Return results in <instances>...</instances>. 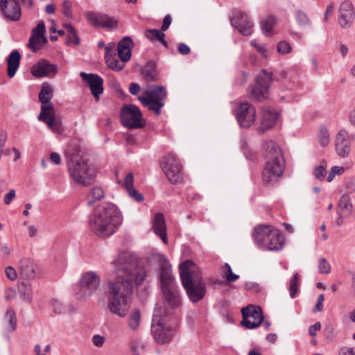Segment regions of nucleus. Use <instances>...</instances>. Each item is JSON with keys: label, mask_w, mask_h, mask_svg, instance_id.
Returning <instances> with one entry per match:
<instances>
[{"label": "nucleus", "mask_w": 355, "mask_h": 355, "mask_svg": "<svg viewBox=\"0 0 355 355\" xmlns=\"http://www.w3.org/2000/svg\"><path fill=\"white\" fill-rule=\"evenodd\" d=\"M105 197V192L100 187H96L91 189L87 195L88 204L92 205L96 201L102 200Z\"/></svg>", "instance_id": "obj_38"}, {"label": "nucleus", "mask_w": 355, "mask_h": 355, "mask_svg": "<svg viewBox=\"0 0 355 355\" xmlns=\"http://www.w3.org/2000/svg\"><path fill=\"white\" fill-rule=\"evenodd\" d=\"M151 334L154 340L158 345H166L171 343L175 336V329L166 325L162 320L153 317L151 324Z\"/></svg>", "instance_id": "obj_11"}, {"label": "nucleus", "mask_w": 355, "mask_h": 355, "mask_svg": "<svg viewBox=\"0 0 355 355\" xmlns=\"http://www.w3.org/2000/svg\"><path fill=\"white\" fill-rule=\"evenodd\" d=\"M160 166L172 184H178L182 182L183 179L182 166L174 153H170L163 157Z\"/></svg>", "instance_id": "obj_8"}, {"label": "nucleus", "mask_w": 355, "mask_h": 355, "mask_svg": "<svg viewBox=\"0 0 355 355\" xmlns=\"http://www.w3.org/2000/svg\"><path fill=\"white\" fill-rule=\"evenodd\" d=\"M133 45L132 40L128 36L124 37L118 44V54L121 60L128 62L131 57V47Z\"/></svg>", "instance_id": "obj_28"}, {"label": "nucleus", "mask_w": 355, "mask_h": 355, "mask_svg": "<svg viewBox=\"0 0 355 355\" xmlns=\"http://www.w3.org/2000/svg\"><path fill=\"white\" fill-rule=\"evenodd\" d=\"M62 11L63 15L68 19H72L73 13L71 3L68 0H64L62 3Z\"/></svg>", "instance_id": "obj_46"}, {"label": "nucleus", "mask_w": 355, "mask_h": 355, "mask_svg": "<svg viewBox=\"0 0 355 355\" xmlns=\"http://www.w3.org/2000/svg\"><path fill=\"white\" fill-rule=\"evenodd\" d=\"M277 51L282 54H286L292 51V47L286 41H281L277 44Z\"/></svg>", "instance_id": "obj_47"}, {"label": "nucleus", "mask_w": 355, "mask_h": 355, "mask_svg": "<svg viewBox=\"0 0 355 355\" xmlns=\"http://www.w3.org/2000/svg\"><path fill=\"white\" fill-rule=\"evenodd\" d=\"M140 90V86L138 83H132L129 86V92L132 95H137Z\"/></svg>", "instance_id": "obj_62"}, {"label": "nucleus", "mask_w": 355, "mask_h": 355, "mask_svg": "<svg viewBox=\"0 0 355 355\" xmlns=\"http://www.w3.org/2000/svg\"><path fill=\"white\" fill-rule=\"evenodd\" d=\"M300 280L301 278L300 274L296 272L293 275V278L290 281L289 293L291 297L293 298L296 297Z\"/></svg>", "instance_id": "obj_43"}, {"label": "nucleus", "mask_w": 355, "mask_h": 355, "mask_svg": "<svg viewBox=\"0 0 355 355\" xmlns=\"http://www.w3.org/2000/svg\"><path fill=\"white\" fill-rule=\"evenodd\" d=\"M121 223V214L112 203H105L98 207L89 220L91 231L100 237L112 235Z\"/></svg>", "instance_id": "obj_2"}, {"label": "nucleus", "mask_w": 355, "mask_h": 355, "mask_svg": "<svg viewBox=\"0 0 355 355\" xmlns=\"http://www.w3.org/2000/svg\"><path fill=\"white\" fill-rule=\"evenodd\" d=\"M31 73L37 78L44 76L53 77L57 73V67L46 60H42L32 67Z\"/></svg>", "instance_id": "obj_23"}, {"label": "nucleus", "mask_w": 355, "mask_h": 355, "mask_svg": "<svg viewBox=\"0 0 355 355\" xmlns=\"http://www.w3.org/2000/svg\"><path fill=\"white\" fill-rule=\"evenodd\" d=\"M261 112L259 131L264 132L275 125L278 119V112L269 107H262Z\"/></svg>", "instance_id": "obj_22"}, {"label": "nucleus", "mask_w": 355, "mask_h": 355, "mask_svg": "<svg viewBox=\"0 0 355 355\" xmlns=\"http://www.w3.org/2000/svg\"><path fill=\"white\" fill-rule=\"evenodd\" d=\"M314 175L317 179L322 180L324 178L325 168L322 166H317L314 169Z\"/></svg>", "instance_id": "obj_53"}, {"label": "nucleus", "mask_w": 355, "mask_h": 355, "mask_svg": "<svg viewBox=\"0 0 355 355\" xmlns=\"http://www.w3.org/2000/svg\"><path fill=\"white\" fill-rule=\"evenodd\" d=\"M5 320L8 322L6 330L9 332L15 331L17 326V318L15 311L11 308L7 309Z\"/></svg>", "instance_id": "obj_39"}, {"label": "nucleus", "mask_w": 355, "mask_h": 355, "mask_svg": "<svg viewBox=\"0 0 355 355\" xmlns=\"http://www.w3.org/2000/svg\"><path fill=\"white\" fill-rule=\"evenodd\" d=\"M178 50L180 54L184 55H188L191 51L190 48L184 43H180L178 46Z\"/></svg>", "instance_id": "obj_58"}, {"label": "nucleus", "mask_w": 355, "mask_h": 355, "mask_svg": "<svg viewBox=\"0 0 355 355\" xmlns=\"http://www.w3.org/2000/svg\"><path fill=\"white\" fill-rule=\"evenodd\" d=\"M145 36L150 41H159L164 46L168 47V42L165 40V34L158 29H148L145 32Z\"/></svg>", "instance_id": "obj_34"}, {"label": "nucleus", "mask_w": 355, "mask_h": 355, "mask_svg": "<svg viewBox=\"0 0 355 355\" xmlns=\"http://www.w3.org/2000/svg\"><path fill=\"white\" fill-rule=\"evenodd\" d=\"M159 261H161L160 266V284L161 288L170 286L175 285L174 277L172 275L171 267L169 263L164 259L163 256H161Z\"/></svg>", "instance_id": "obj_24"}, {"label": "nucleus", "mask_w": 355, "mask_h": 355, "mask_svg": "<svg viewBox=\"0 0 355 355\" xmlns=\"http://www.w3.org/2000/svg\"><path fill=\"white\" fill-rule=\"evenodd\" d=\"M88 22L95 27L116 28L118 21L113 17L101 12H89L85 14Z\"/></svg>", "instance_id": "obj_16"}, {"label": "nucleus", "mask_w": 355, "mask_h": 355, "mask_svg": "<svg viewBox=\"0 0 355 355\" xmlns=\"http://www.w3.org/2000/svg\"><path fill=\"white\" fill-rule=\"evenodd\" d=\"M37 268V263L31 258H22L19 262V274L23 279L33 280L35 278Z\"/></svg>", "instance_id": "obj_20"}, {"label": "nucleus", "mask_w": 355, "mask_h": 355, "mask_svg": "<svg viewBox=\"0 0 355 355\" xmlns=\"http://www.w3.org/2000/svg\"><path fill=\"white\" fill-rule=\"evenodd\" d=\"M318 141L322 147H326L329 145L330 142V135L327 127H320L318 133Z\"/></svg>", "instance_id": "obj_41"}, {"label": "nucleus", "mask_w": 355, "mask_h": 355, "mask_svg": "<svg viewBox=\"0 0 355 355\" xmlns=\"http://www.w3.org/2000/svg\"><path fill=\"white\" fill-rule=\"evenodd\" d=\"M100 285V277L94 272L85 273L80 280V291L76 294L77 298L85 300L92 296Z\"/></svg>", "instance_id": "obj_12"}, {"label": "nucleus", "mask_w": 355, "mask_h": 355, "mask_svg": "<svg viewBox=\"0 0 355 355\" xmlns=\"http://www.w3.org/2000/svg\"><path fill=\"white\" fill-rule=\"evenodd\" d=\"M81 78L87 81L94 97L98 100L103 92V80L97 74L80 73Z\"/></svg>", "instance_id": "obj_21"}, {"label": "nucleus", "mask_w": 355, "mask_h": 355, "mask_svg": "<svg viewBox=\"0 0 355 355\" xmlns=\"http://www.w3.org/2000/svg\"><path fill=\"white\" fill-rule=\"evenodd\" d=\"M243 320L241 324L248 329L259 327L263 321V315L261 309L252 305L243 307L241 309Z\"/></svg>", "instance_id": "obj_14"}, {"label": "nucleus", "mask_w": 355, "mask_h": 355, "mask_svg": "<svg viewBox=\"0 0 355 355\" xmlns=\"http://www.w3.org/2000/svg\"><path fill=\"white\" fill-rule=\"evenodd\" d=\"M45 24L44 21H40L37 26L33 29L32 35L30 37V43L31 46H33V42L38 38L43 39V42H46V39L44 37L45 33Z\"/></svg>", "instance_id": "obj_35"}, {"label": "nucleus", "mask_w": 355, "mask_h": 355, "mask_svg": "<svg viewBox=\"0 0 355 355\" xmlns=\"http://www.w3.org/2000/svg\"><path fill=\"white\" fill-rule=\"evenodd\" d=\"M67 164L69 176L74 183L83 187L93 184L96 178V169L79 153L68 154Z\"/></svg>", "instance_id": "obj_5"}, {"label": "nucleus", "mask_w": 355, "mask_h": 355, "mask_svg": "<svg viewBox=\"0 0 355 355\" xmlns=\"http://www.w3.org/2000/svg\"><path fill=\"white\" fill-rule=\"evenodd\" d=\"M145 96H139L138 99L149 110L156 115L161 114V109L164 106L167 98V92L163 86H155L150 90L145 92Z\"/></svg>", "instance_id": "obj_7"}, {"label": "nucleus", "mask_w": 355, "mask_h": 355, "mask_svg": "<svg viewBox=\"0 0 355 355\" xmlns=\"http://www.w3.org/2000/svg\"><path fill=\"white\" fill-rule=\"evenodd\" d=\"M50 161L56 164L59 165L61 163V157L60 155L57 153H51L49 156Z\"/></svg>", "instance_id": "obj_60"}, {"label": "nucleus", "mask_w": 355, "mask_h": 355, "mask_svg": "<svg viewBox=\"0 0 355 355\" xmlns=\"http://www.w3.org/2000/svg\"><path fill=\"white\" fill-rule=\"evenodd\" d=\"M340 355H355V349L352 347H342L339 352Z\"/></svg>", "instance_id": "obj_61"}, {"label": "nucleus", "mask_w": 355, "mask_h": 355, "mask_svg": "<svg viewBox=\"0 0 355 355\" xmlns=\"http://www.w3.org/2000/svg\"><path fill=\"white\" fill-rule=\"evenodd\" d=\"M231 24L243 35H250L252 33L253 23L248 19L246 13L234 11L230 19Z\"/></svg>", "instance_id": "obj_17"}, {"label": "nucleus", "mask_w": 355, "mask_h": 355, "mask_svg": "<svg viewBox=\"0 0 355 355\" xmlns=\"http://www.w3.org/2000/svg\"><path fill=\"white\" fill-rule=\"evenodd\" d=\"M0 10L7 19L13 21L19 20L21 15L20 6L16 0H1Z\"/></svg>", "instance_id": "obj_18"}, {"label": "nucleus", "mask_w": 355, "mask_h": 355, "mask_svg": "<svg viewBox=\"0 0 355 355\" xmlns=\"http://www.w3.org/2000/svg\"><path fill=\"white\" fill-rule=\"evenodd\" d=\"M266 159L262 171V181L266 185H273L278 181L285 169V162L279 146L273 141L263 144Z\"/></svg>", "instance_id": "obj_4"}, {"label": "nucleus", "mask_w": 355, "mask_h": 355, "mask_svg": "<svg viewBox=\"0 0 355 355\" xmlns=\"http://www.w3.org/2000/svg\"><path fill=\"white\" fill-rule=\"evenodd\" d=\"M250 44L252 46H254L256 50L262 55L263 56L264 58H267L268 57V50L267 49L263 46V45H261V44H259L257 43V42L255 40H252L250 42Z\"/></svg>", "instance_id": "obj_49"}, {"label": "nucleus", "mask_w": 355, "mask_h": 355, "mask_svg": "<svg viewBox=\"0 0 355 355\" xmlns=\"http://www.w3.org/2000/svg\"><path fill=\"white\" fill-rule=\"evenodd\" d=\"M141 314L139 309H134L128 320V327L133 331L138 329L140 324Z\"/></svg>", "instance_id": "obj_40"}, {"label": "nucleus", "mask_w": 355, "mask_h": 355, "mask_svg": "<svg viewBox=\"0 0 355 355\" xmlns=\"http://www.w3.org/2000/svg\"><path fill=\"white\" fill-rule=\"evenodd\" d=\"M111 264L115 278L107 282V308L112 313L123 318L130 308L128 297L135 286L144 282L146 272L136 254L130 252L119 253Z\"/></svg>", "instance_id": "obj_1"}, {"label": "nucleus", "mask_w": 355, "mask_h": 355, "mask_svg": "<svg viewBox=\"0 0 355 355\" xmlns=\"http://www.w3.org/2000/svg\"><path fill=\"white\" fill-rule=\"evenodd\" d=\"M5 273L6 277L11 281H15L17 278V273L15 269L12 266H7L5 268Z\"/></svg>", "instance_id": "obj_51"}, {"label": "nucleus", "mask_w": 355, "mask_h": 355, "mask_svg": "<svg viewBox=\"0 0 355 355\" xmlns=\"http://www.w3.org/2000/svg\"><path fill=\"white\" fill-rule=\"evenodd\" d=\"M120 119L123 125L129 129L141 128L145 125L139 108L134 104L122 106Z\"/></svg>", "instance_id": "obj_10"}, {"label": "nucleus", "mask_w": 355, "mask_h": 355, "mask_svg": "<svg viewBox=\"0 0 355 355\" xmlns=\"http://www.w3.org/2000/svg\"><path fill=\"white\" fill-rule=\"evenodd\" d=\"M271 82V74L263 69L261 73L257 76L256 82L249 92L250 98L260 102L267 99Z\"/></svg>", "instance_id": "obj_9"}, {"label": "nucleus", "mask_w": 355, "mask_h": 355, "mask_svg": "<svg viewBox=\"0 0 355 355\" xmlns=\"http://www.w3.org/2000/svg\"><path fill=\"white\" fill-rule=\"evenodd\" d=\"M21 55L19 52L17 50H14L10 53L9 56L7 58V64H8V76L10 78H12L15 73L17 70L19 68V62H20Z\"/></svg>", "instance_id": "obj_30"}, {"label": "nucleus", "mask_w": 355, "mask_h": 355, "mask_svg": "<svg viewBox=\"0 0 355 355\" xmlns=\"http://www.w3.org/2000/svg\"><path fill=\"white\" fill-rule=\"evenodd\" d=\"M171 17L170 15H166L163 19L162 25L161 26L162 31H166L171 24Z\"/></svg>", "instance_id": "obj_55"}, {"label": "nucleus", "mask_w": 355, "mask_h": 355, "mask_svg": "<svg viewBox=\"0 0 355 355\" xmlns=\"http://www.w3.org/2000/svg\"><path fill=\"white\" fill-rule=\"evenodd\" d=\"M236 117L241 127L250 128L255 121L256 109L248 102L241 103L236 109Z\"/></svg>", "instance_id": "obj_13"}, {"label": "nucleus", "mask_w": 355, "mask_h": 355, "mask_svg": "<svg viewBox=\"0 0 355 355\" xmlns=\"http://www.w3.org/2000/svg\"><path fill=\"white\" fill-rule=\"evenodd\" d=\"M51 304L53 311L55 313L60 314L64 312V307L63 304L58 300H55V299L52 300Z\"/></svg>", "instance_id": "obj_48"}, {"label": "nucleus", "mask_w": 355, "mask_h": 355, "mask_svg": "<svg viewBox=\"0 0 355 355\" xmlns=\"http://www.w3.org/2000/svg\"><path fill=\"white\" fill-rule=\"evenodd\" d=\"M276 23L274 16H268L261 21V29L266 35H270L272 28Z\"/></svg>", "instance_id": "obj_42"}, {"label": "nucleus", "mask_w": 355, "mask_h": 355, "mask_svg": "<svg viewBox=\"0 0 355 355\" xmlns=\"http://www.w3.org/2000/svg\"><path fill=\"white\" fill-rule=\"evenodd\" d=\"M141 75L146 82L157 80L156 64L153 61H149L141 71Z\"/></svg>", "instance_id": "obj_33"}, {"label": "nucleus", "mask_w": 355, "mask_h": 355, "mask_svg": "<svg viewBox=\"0 0 355 355\" xmlns=\"http://www.w3.org/2000/svg\"><path fill=\"white\" fill-rule=\"evenodd\" d=\"M182 286L193 303L202 300L207 293L206 284L198 266L192 260H186L179 266Z\"/></svg>", "instance_id": "obj_3"}, {"label": "nucleus", "mask_w": 355, "mask_h": 355, "mask_svg": "<svg viewBox=\"0 0 355 355\" xmlns=\"http://www.w3.org/2000/svg\"><path fill=\"white\" fill-rule=\"evenodd\" d=\"M271 228L269 225H259L254 228L253 239L259 248L262 249L265 243H267Z\"/></svg>", "instance_id": "obj_27"}, {"label": "nucleus", "mask_w": 355, "mask_h": 355, "mask_svg": "<svg viewBox=\"0 0 355 355\" xmlns=\"http://www.w3.org/2000/svg\"><path fill=\"white\" fill-rule=\"evenodd\" d=\"M33 46H31V43H30V40L28 41V48L33 52H35L37 51V50H39L40 49V47L42 46V44H44L43 42V39L42 38H38V40H35L34 42H33Z\"/></svg>", "instance_id": "obj_52"}, {"label": "nucleus", "mask_w": 355, "mask_h": 355, "mask_svg": "<svg viewBox=\"0 0 355 355\" xmlns=\"http://www.w3.org/2000/svg\"><path fill=\"white\" fill-rule=\"evenodd\" d=\"M153 229L156 235L159 236L162 241L167 243L166 225L165 218L161 213H157L153 219Z\"/></svg>", "instance_id": "obj_26"}, {"label": "nucleus", "mask_w": 355, "mask_h": 355, "mask_svg": "<svg viewBox=\"0 0 355 355\" xmlns=\"http://www.w3.org/2000/svg\"><path fill=\"white\" fill-rule=\"evenodd\" d=\"M339 211L338 212L340 217L349 216L352 210V204L348 194H344L341 196L338 202Z\"/></svg>", "instance_id": "obj_32"}, {"label": "nucleus", "mask_w": 355, "mask_h": 355, "mask_svg": "<svg viewBox=\"0 0 355 355\" xmlns=\"http://www.w3.org/2000/svg\"><path fill=\"white\" fill-rule=\"evenodd\" d=\"M134 183V178L132 173H128L126 175L125 180H124V184L126 188V190H128L129 189L134 188L133 187Z\"/></svg>", "instance_id": "obj_54"}, {"label": "nucleus", "mask_w": 355, "mask_h": 355, "mask_svg": "<svg viewBox=\"0 0 355 355\" xmlns=\"http://www.w3.org/2000/svg\"><path fill=\"white\" fill-rule=\"evenodd\" d=\"M321 329V324L320 322H315L314 324L311 325L309 328V334L311 336H316L317 331Z\"/></svg>", "instance_id": "obj_56"}, {"label": "nucleus", "mask_w": 355, "mask_h": 355, "mask_svg": "<svg viewBox=\"0 0 355 355\" xmlns=\"http://www.w3.org/2000/svg\"><path fill=\"white\" fill-rule=\"evenodd\" d=\"M332 171V172L334 173V174L336 175H341L343 173L345 169L342 166H334L331 168V169Z\"/></svg>", "instance_id": "obj_64"}, {"label": "nucleus", "mask_w": 355, "mask_h": 355, "mask_svg": "<svg viewBox=\"0 0 355 355\" xmlns=\"http://www.w3.org/2000/svg\"><path fill=\"white\" fill-rule=\"evenodd\" d=\"M331 265L324 257L318 259V270L323 275H327L331 271Z\"/></svg>", "instance_id": "obj_44"}, {"label": "nucleus", "mask_w": 355, "mask_h": 355, "mask_svg": "<svg viewBox=\"0 0 355 355\" xmlns=\"http://www.w3.org/2000/svg\"><path fill=\"white\" fill-rule=\"evenodd\" d=\"M93 343L96 347H102L105 343V338L100 335H94L92 338Z\"/></svg>", "instance_id": "obj_57"}, {"label": "nucleus", "mask_w": 355, "mask_h": 355, "mask_svg": "<svg viewBox=\"0 0 355 355\" xmlns=\"http://www.w3.org/2000/svg\"><path fill=\"white\" fill-rule=\"evenodd\" d=\"M64 27L67 33V44L69 45H78L80 44V38L78 37L75 28L69 24H66Z\"/></svg>", "instance_id": "obj_37"}, {"label": "nucleus", "mask_w": 355, "mask_h": 355, "mask_svg": "<svg viewBox=\"0 0 355 355\" xmlns=\"http://www.w3.org/2000/svg\"><path fill=\"white\" fill-rule=\"evenodd\" d=\"M53 89L51 85L44 83L39 93V101L42 103L41 112L38 120L47 125L53 132L60 134L63 132L62 123L59 117L55 116L53 104L50 102L53 97Z\"/></svg>", "instance_id": "obj_6"}, {"label": "nucleus", "mask_w": 355, "mask_h": 355, "mask_svg": "<svg viewBox=\"0 0 355 355\" xmlns=\"http://www.w3.org/2000/svg\"><path fill=\"white\" fill-rule=\"evenodd\" d=\"M334 8V3H330L329 5L327 6L325 12H324V20L325 21H327L329 15H331Z\"/></svg>", "instance_id": "obj_63"}, {"label": "nucleus", "mask_w": 355, "mask_h": 355, "mask_svg": "<svg viewBox=\"0 0 355 355\" xmlns=\"http://www.w3.org/2000/svg\"><path fill=\"white\" fill-rule=\"evenodd\" d=\"M353 135H349L345 130H340L335 139V150L337 155L341 158L347 157L351 152Z\"/></svg>", "instance_id": "obj_15"}, {"label": "nucleus", "mask_w": 355, "mask_h": 355, "mask_svg": "<svg viewBox=\"0 0 355 355\" xmlns=\"http://www.w3.org/2000/svg\"><path fill=\"white\" fill-rule=\"evenodd\" d=\"M161 289L164 297L171 306H175L180 304V296L176 284Z\"/></svg>", "instance_id": "obj_29"}, {"label": "nucleus", "mask_w": 355, "mask_h": 355, "mask_svg": "<svg viewBox=\"0 0 355 355\" xmlns=\"http://www.w3.org/2000/svg\"><path fill=\"white\" fill-rule=\"evenodd\" d=\"M284 245V239L280 232L274 228H271L267 243H265L262 249L268 250H280Z\"/></svg>", "instance_id": "obj_25"}, {"label": "nucleus", "mask_w": 355, "mask_h": 355, "mask_svg": "<svg viewBox=\"0 0 355 355\" xmlns=\"http://www.w3.org/2000/svg\"><path fill=\"white\" fill-rule=\"evenodd\" d=\"M128 194L131 198L135 200L137 202H141L144 200V196L141 193H139L137 189L134 187L127 190Z\"/></svg>", "instance_id": "obj_50"}, {"label": "nucleus", "mask_w": 355, "mask_h": 355, "mask_svg": "<svg viewBox=\"0 0 355 355\" xmlns=\"http://www.w3.org/2000/svg\"><path fill=\"white\" fill-rule=\"evenodd\" d=\"M338 23L343 28H348L351 26L354 17L355 11L352 2L345 1L339 6Z\"/></svg>", "instance_id": "obj_19"}, {"label": "nucleus", "mask_w": 355, "mask_h": 355, "mask_svg": "<svg viewBox=\"0 0 355 355\" xmlns=\"http://www.w3.org/2000/svg\"><path fill=\"white\" fill-rule=\"evenodd\" d=\"M15 198V191L14 189H11L7 194H6L4 197V203L6 205L10 204L12 200Z\"/></svg>", "instance_id": "obj_59"}, {"label": "nucleus", "mask_w": 355, "mask_h": 355, "mask_svg": "<svg viewBox=\"0 0 355 355\" xmlns=\"http://www.w3.org/2000/svg\"><path fill=\"white\" fill-rule=\"evenodd\" d=\"M295 19L297 24L304 26L306 25H309L310 24V20L307 16V15L302 10H297L295 14Z\"/></svg>", "instance_id": "obj_45"}, {"label": "nucleus", "mask_w": 355, "mask_h": 355, "mask_svg": "<svg viewBox=\"0 0 355 355\" xmlns=\"http://www.w3.org/2000/svg\"><path fill=\"white\" fill-rule=\"evenodd\" d=\"M18 293L20 298L25 302L30 303L33 299V287L31 283L24 281L17 285Z\"/></svg>", "instance_id": "obj_31"}, {"label": "nucleus", "mask_w": 355, "mask_h": 355, "mask_svg": "<svg viewBox=\"0 0 355 355\" xmlns=\"http://www.w3.org/2000/svg\"><path fill=\"white\" fill-rule=\"evenodd\" d=\"M105 62L107 66L112 70L120 71L125 67V62L119 61L114 55H105Z\"/></svg>", "instance_id": "obj_36"}]
</instances>
